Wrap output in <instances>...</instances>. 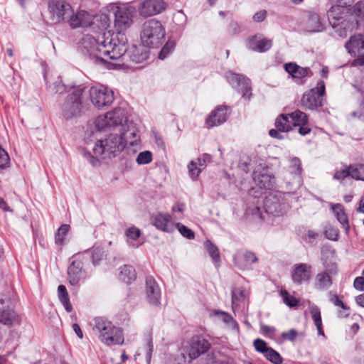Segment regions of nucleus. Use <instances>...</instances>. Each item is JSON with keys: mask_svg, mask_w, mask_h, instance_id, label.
Returning a JSON list of instances; mask_svg holds the SVG:
<instances>
[{"mask_svg": "<svg viewBox=\"0 0 364 364\" xmlns=\"http://www.w3.org/2000/svg\"><path fill=\"white\" fill-rule=\"evenodd\" d=\"M127 38L122 34H112L110 31L104 32L97 38L85 35L80 42L81 52L87 55L97 64H105L107 60H118L126 51Z\"/></svg>", "mask_w": 364, "mask_h": 364, "instance_id": "f257e3e1", "label": "nucleus"}, {"mask_svg": "<svg viewBox=\"0 0 364 364\" xmlns=\"http://www.w3.org/2000/svg\"><path fill=\"white\" fill-rule=\"evenodd\" d=\"M92 331L98 336L100 340L107 346L122 345L124 338L120 328L104 317L95 318L92 323Z\"/></svg>", "mask_w": 364, "mask_h": 364, "instance_id": "f03ea898", "label": "nucleus"}, {"mask_svg": "<svg viewBox=\"0 0 364 364\" xmlns=\"http://www.w3.org/2000/svg\"><path fill=\"white\" fill-rule=\"evenodd\" d=\"M85 87H75L65 98L61 105V115L65 120H71L80 117L85 112L82 105V95Z\"/></svg>", "mask_w": 364, "mask_h": 364, "instance_id": "7ed1b4c3", "label": "nucleus"}, {"mask_svg": "<svg viewBox=\"0 0 364 364\" xmlns=\"http://www.w3.org/2000/svg\"><path fill=\"white\" fill-rule=\"evenodd\" d=\"M125 148V141L120 134H110L104 139L98 140L93 147L95 157L111 159L115 157Z\"/></svg>", "mask_w": 364, "mask_h": 364, "instance_id": "20e7f679", "label": "nucleus"}, {"mask_svg": "<svg viewBox=\"0 0 364 364\" xmlns=\"http://www.w3.org/2000/svg\"><path fill=\"white\" fill-rule=\"evenodd\" d=\"M166 36V29L156 18L146 21L141 27V41L148 48H156L161 44Z\"/></svg>", "mask_w": 364, "mask_h": 364, "instance_id": "39448f33", "label": "nucleus"}, {"mask_svg": "<svg viewBox=\"0 0 364 364\" xmlns=\"http://www.w3.org/2000/svg\"><path fill=\"white\" fill-rule=\"evenodd\" d=\"M127 113L121 107L115 108L112 111L107 112L105 115L99 116L95 121L96 128L100 131H106L107 129L123 127L127 124Z\"/></svg>", "mask_w": 364, "mask_h": 364, "instance_id": "423d86ee", "label": "nucleus"}, {"mask_svg": "<svg viewBox=\"0 0 364 364\" xmlns=\"http://www.w3.org/2000/svg\"><path fill=\"white\" fill-rule=\"evenodd\" d=\"M86 255L80 253L73 255L70 258V263L68 267V279L72 286L78 285L80 282L87 277Z\"/></svg>", "mask_w": 364, "mask_h": 364, "instance_id": "0eeeda50", "label": "nucleus"}, {"mask_svg": "<svg viewBox=\"0 0 364 364\" xmlns=\"http://www.w3.org/2000/svg\"><path fill=\"white\" fill-rule=\"evenodd\" d=\"M136 13V8L129 4L117 6L114 12V24L116 32L112 34H122L127 38L124 31L133 23V17Z\"/></svg>", "mask_w": 364, "mask_h": 364, "instance_id": "6e6552de", "label": "nucleus"}, {"mask_svg": "<svg viewBox=\"0 0 364 364\" xmlns=\"http://www.w3.org/2000/svg\"><path fill=\"white\" fill-rule=\"evenodd\" d=\"M325 95V83L323 80L317 82L316 87L306 92L301 98V105L310 110H316L322 106V97Z\"/></svg>", "mask_w": 364, "mask_h": 364, "instance_id": "1a4fd4ad", "label": "nucleus"}, {"mask_svg": "<svg viewBox=\"0 0 364 364\" xmlns=\"http://www.w3.org/2000/svg\"><path fill=\"white\" fill-rule=\"evenodd\" d=\"M92 103L98 108L110 105L114 100V92L105 86H93L89 90Z\"/></svg>", "mask_w": 364, "mask_h": 364, "instance_id": "9d476101", "label": "nucleus"}, {"mask_svg": "<svg viewBox=\"0 0 364 364\" xmlns=\"http://www.w3.org/2000/svg\"><path fill=\"white\" fill-rule=\"evenodd\" d=\"M48 11L54 23L65 21L68 15L73 14L70 4L64 0H49Z\"/></svg>", "mask_w": 364, "mask_h": 364, "instance_id": "9b49d317", "label": "nucleus"}, {"mask_svg": "<svg viewBox=\"0 0 364 364\" xmlns=\"http://www.w3.org/2000/svg\"><path fill=\"white\" fill-rule=\"evenodd\" d=\"M345 47L348 52L357 58L353 61L355 66L364 65V36L362 35L353 36L346 43Z\"/></svg>", "mask_w": 364, "mask_h": 364, "instance_id": "f8f14e48", "label": "nucleus"}, {"mask_svg": "<svg viewBox=\"0 0 364 364\" xmlns=\"http://www.w3.org/2000/svg\"><path fill=\"white\" fill-rule=\"evenodd\" d=\"M225 77L228 82L232 87H237L238 92L241 93L242 97L250 100L251 92L250 80L243 75L235 73L232 71H228L225 73Z\"/></svg>", "mask_w": 364, "mask_h": 364, "instance_id": "ddd939ff", "label": "nucleus"}, {"mask_svg": "<svg viewBox=\"0 0 364 364\" xmlns=\"http://www.w3.org/2000/svg\"><path fill=\"white\" fill-rule=\"evenodd\" d=\"M255 184L262 189H271L274 185V177L269 168L262 164H259L252 173Z\"/></svg>", "mask_w": 364, "mask_h": 364, "instance_id": "4468645a", "label": "nucleus"}, {"mask_svg": "<svg viewBox=\"0 0 364 364\" xmlns=\"http://www.w3.org/2000/svg\"><path fill=\"white\" fill-rule=\"evenodd\" d=\"M291 277L297 285L309 284L312 277V266L308 263H296L292 267Z\"/></svg>", "mask_w": 364, "mask_h": 364, "instance_id": "2eb2a0df", "label": "nucleus"}, {"mask_svg": "<svg viewBox=\"0 0 364 364\" xmlns=\"http://www.w3.org/2000/svg\"><path fill=\"white\" fill-rule=\"evenodd\" d=\"M10 300L0 295V323L6 326L20 323L18 315L9 306Z\"/></svg>", "mask_w": 364, "mask_h": 364, "instance_id": "dca6fc26", "label": "nucleus"}, {"mask_svg": "<svg viewBox=\"0 0 364 364\" xmlns=\"http://www.w3.org/2000/svg\"><path fill=\"white\" fill-rule=\"evenodd\" d=\"M301 26L307 33L321 32L325 28L324 21L318 14L313 11H307L304 14Z\"/></svg>", "mask_w": 364, "mask_h": 364, "instance_id": "f3484780", "label": "nucleus"}, {"mask_svg": "<svg viewBox=\"0 0 364 364\" xmlns=\"http://www.w3.org/2000/svg\"><path fill=\"white\" fill-rule=\"evenodd\" d=\"M151 223L164 232L171 233L175 230V223L171 215L164 212H157L151 216Z\"/></svg>", "mask_w": 364, "mask_h": 364, "instance_id": "a211bd4d", "label": "nucleus"}, {"mask_svg": "<svg viewBox=\"0 0 364 364\" xmlns=\"http://www.w3.org/2000/svg\"><path fill=\"white\" fill-rule=\"evenodd\" d=\"M166 4L163 0H145L138 8L140 16L148 17L165 10Z\"/></svg>", "mask_w": 364, "mask_h": 364, "instance_id": "6ab92c4d", "label": "nucleus"}, {"mask_svg": "<svg viewBox=\"0 0 364 364\" xmlns=\"http://www.w3.org/2000/svg\"><path fill=\"white\" fill-rule=\"evenodd\" d=\"M336 273V270L333 268L326 269L318 272L314 280V287L318 291H324L328 289L333 284V274Z\"/></svg>", "mask_w": 364, "mask_h": 364, "instance_id": "aec40b11", "label": "nucleus"}, {"mask_svg": "<svg viewBox=\"0 0 364 364\" xmlns=\"http://www.w3.org/2000/svg\"><path fill=\"white\" fill-rule=\"evenodd\" d=\"M146 294L149 304L155 306L160 304L161 289L155 279L151 276L146 278Z\"/></svg>", "mask_w": 364, "mask_h": 364, "instance_id": "412c9836", "label": "nucleus"}, {"mask_svg": "<svg viewBox=\"0 0 364 364\" xmlns=\"http://www.w3.org/2000/svg\"><path fill=\"white\" fill-rule=\"evenodd\" d=\"M258 262V258L253 252L245 251L241 255L234 257L235 264L241 270L253 269V264Z\"/></svg>", "mask_w": 364, "mask_h": 364, "instance_id": "4be33fe9", "label": "nucleus"}, {"mask_svg": "<svg viewBox=\"0 0 364 364\" xmlns=\"http://www.w3.org/2000/svg\"><path fill=\"white\" fill-rule=\"evenodd\" d=\"M65 21H67L72 28L87 27L91 24V17L85 11H80L75 14L73 11L72 14L66 17Z\"/></svg>", "mask_w": 364, "mask_h": 364, "instance_id": "5701e85b", "label": "nucleus"}, {"mask_svg": "<svg viewBox=\"0 0 364 364\" xmlns=\"http://www.w3.org/2000/svg\"><path fill=\"white\" fill-rule=\"evenodd\" d=\"M229 114L228 107L219 106L211 112L206 119V123L210 127L220 125L228 119Z\"/></svg>", "mask_w": 364, "mask_h": 364, "instance_id": "b1692460", "label": "nucleus"}, {"mask_svg": "<svg viewBox=\"0 0 364 364\" xmlns=\"http://www.w3.org/2000/svg\"><path fill=\"white\" fill-rule=\"evenodd\" d=\"M289 165L288 173L292 176V180L289 181L291 184H295L298 187L303 183L301 176L302 167L301 160L297 157H291L289 160Z\"/></svg>", "mask_w": 364, "mask_h": 364, "instance_id": "393cba45", "label": "nucleus"}, {"mask_svg": "<svg viewBox=\"0 0 364 364\" xmlns=\"http://www.w3.org/2000/svg\"><path fill=\"white\" fill-rule=\"evenodd\" d=\"M272 46V40L258 35L250 38L247 41L248 48L259 53H263L269 50Z\"/></svg>", "mask_w": 364, "mask_h": 364, "instance_id": "a878e982", "label": "nucleus"}, {"mask_svg": "<svg viewBox=\"0 0 364 364\" xmlns=\"http://www.w3.org/2000/svg\"><path fill=\"white\" fill-rule=\"evenodd\" d=\"M210 345V343L202 338H198L196 341L193 340L186 350L191 360L196 359L200 355L206 353Z\"/></svg>", "mask_w": 364, "mask_h": 364, "instance_id": "bb28decb", "label": "nucleus"}, {"mask_svg": "<svg viewBox=\"0 0 364 364\" xmlns=\"http://www.w3.org/2000/svg\"><path fill=\"white\" fill-rule=\"evenodd\" d=\"M285 71L294 79L301 80L305 77H311L313 73L309 68L301 67L296 63H287L284 65Z\"/></svg>", "mask_w": 364, "mask_h": 364, "instance_id": "cd10ccee", "label": "nucleus"}, {"mask_svg": "<svg viewBox=\"0 0 364 364\" xmlns=\"http://www.w3.org/2000/svg\"><path fill=\"white\" fill-rule=\"evenodd\" d=\"M137 129L132 122H128L123 129H120V135L125 141V146L129 144L134 146L137 144L139 136L137 134Z\"/></svg>", "mask_w": 364, "mask_h": 364, "instance_id": "c85d7f7f", "label": "nucleus"}, {"mask_svg": "<svg viewBox=\"0 0 364 364\" xmlns=\"http://www.w3.org/2000/svg\"><path fill=\"white\" fill-rule=\"evenodd\" d=\"M144 47V45L139 46L132 45L129 48H126V51L123 55L127 53L132 62L136 63H142L149 57V51ZM125 48L127 47L125 46Z\"/></svg>", "mask_w": 364, "mask_h": 364, "instance_id": "c756f323", "label": "nucleus"}, {"mask_svg": "<svg viewBox=\"0 0 364 364\" xmlns=\"http://www.w3.org/2000/svg\"><path fill=\"white\" fill-rule=\"evenodd\" d=\"M264 208L268 214L279 216L282 214V205L278 198L274 195L265 197L264 200Z\"/></svg>", "mask_w": 364, "mask_h": 364, "instance_id": "7c9ffc66", "label": "nucleus"}, {"mask_svg": "<svg viewBox=\"0 0 364 364\" xmlns=\"http://www.w3.org/2000/svg\"><path fill=\"white\" fill-rule=\"evenodd\" d=\"M331 209L333 211L334 216L337 220L341 223L342 227L344 228L346 233L348 234L350 230V225L348 222V215L345 212V209L343 205L341 203L330 205Z\"/></svg>", "mask_w": 364, "mask_h": 364, "instance_id": "2f4dec72", "label": "nucleus"}, {"mask_svg": "<svg viewBox=\"0 0 364 364\" xmlns=\"http://www.w3.org/2000/svg\"><path fill=\"white\" fill-rule=\"evenodd\" d=\"M329 301L335 306L340 307L342 310L338 311V316L341 318L348 317L350 314L349 307L347 306L338 297V296L333 291L328 293Z\"/></svg>", "mask_w": 364, "mask_h": 364, "instance_id": "473e14b6", "label": "nucleus"}, {"mask_svg": "<svg viewBox=\"0 0 364 364\" xmlns=\"http://www.w3.org/2000/svg\"><path fill=\"white\" fill-rule=\"evenodd\" d=\"M309 311L314 323L317 328L318 334L325 337L323 330L322 319L319 308L315 304L309 305Z\"/></svg>", "mask_w": 364, "mask_h": 364, "instance_id": "72a5a7b5", "label": "nucleus"}, {"mask_svg": "<svg viewBox=\"0 0 364 364\" xmlns=\"http://www.w3.org/2000/svg\"><path fill=\"white\" fill-rule=\"evenodd\" d=\"M80 255H86L87 259L86 262L89 264L90 260H92V264L96 266L104 257V251L102 248L100 247H94L90 250H87Z\"/></svg>", "mask_w": 364, "mask_h": 364, "instance_id": "f704fd0d", "label": "nucleus"}, {"mask_svg": "<svg viewBox=\"0 0 364 364\" xmlns=\"http://www.w3.org/2000/svg\"><path fill=\"white\" fill-rule=\"evenodd\" d=\"M275 127L278 130L288 132L293 129V124L290 121V117L289 114H282L279 115L274 123Z\"/></svg>", "mask_w": 364, "mask_h": 364, "instance_id": "c9c22d12", "label": "nucleus"}, {"mask_svg": "<svg viewBox=\"0 0 364 364\" xmlns=\"http://www.w3.org/2000/svg\"><path fill=\"white\" fill-rule=\"evenodd\" d=\"M120 279L127 283L129 284L134 281L136 278V274L134 268L131 265L125 264L120 267Z\"/></svg>", "mask_w": 364, "mask_h": 364, "instance_id": "e433bc0d", "label": "nucleus"}, {"mask_svg": "<svg viewBox=\"0 0 364 364\" xmlns=\"http://www.w3.org/2000/svg\"><path fill=\"white\" fill-rule=\"evenodd\" d=\"M336 3L338 4L337 5L330 8L327 12V15L328 18H332L338 21L340 19L338 14L341 13V10L344 6H350V0H336Z\"/></svg>", "mask_w": 364, "mask_h": 364, "instance_id": "4c0bfd02", "label": "nucleus"}, {"mask_svg": "<svg viewBox=\"0 0 364 364\" xmlns=\"http://www.w3.org/2000/svg\"><path fill=\"white\" fill-rule=\"evenodd\" d=\"M290 121L293 124V127L299 125H304L305 123L309 122L308 115L300 111L296 110L291 113H289Z\"/></svg>", "mask_w": 364, "mask_h": 364, "instance_id": "58836bf2", "label": "nucleus"}, {"mask_svg": "<svg viewBox=\"0 0 364 364\" xmlns=\"http://www.w3.org/2000/svg\"><path fill=\"white\" fill-rule=\"evenodd\" d=\"M58 295L60 301L65 307V310L68 312H70L72 311V306L70 302L69 296L66 289V287L64 285H59L58 287Z\"/></svg>", "mask_w": 364, "mask_h": 364, "instance_id": "ea45409f", "label": "nucleus"}, {"mask_svg": "<svg viewBox=\"0 0 364 364\" xmlns=\"http://www.w3.org/2000/svg\"><path fill=\"white\" fill-rule=\"evenodd\" d=\"M350 177L355 180L364 181V164H356L350 165Z\"/></svg>", "mask_w": 364, "mask_h": 364, "instance_id": "a19ab883", "label": "nucleus"}, {"mask_svg": "<svg viewBox=\"0 0 364 364\" xmlns=\"http://www.w3.org/2000/svg\"><path fill=\"white\" fill-rule=\"evenodd\" d=\"M204 245L213 262L215 264L218 263L220 261V255L218 248L208 240L204 242Z\"/></svg>", "mask_w": 364, "mask_h": 364, "instance_id": "79ce46f5", "label": "nucleus"}, {"mask_svg": "<svg viewBox=\"0 0 364 364\" xmlns=\"http://www.w3.org/2000/svg\"><path fill=\"white\" fill-rule=\"evenodd\" d=\"M204 168L198 165L197 160H192L188 164V170L190 177L196 181Z\"/></svg>", "mask_w": 364, "mask_h": 364, "instance_id": "37998d69", "label": "nucleus"}, {"mask_svg": "<svg viewBox=\"0 0 364 364\" xmlns=\"http://www.w3.org/2000/svg\"><path fill=\"white\" fill-rule=\"evenodd\" d=\"M280 294L287 306L290 308L298 306L299 301L294 296L290 295L287 290H281Z\"/></svg>", "mask_w": 364, "mask_h": 364, "instance_id": "c03bdc74", "label": "nucleus"}, {"mask_svg": "<svg viewBox=\"0 0 364 364\" xmlns=\"http://www.w3.org/2000/svg\"><path fill=\"white\" fill-rule=\"evenodd\" d=\"M264 356L274 364H282L283 362V358L280 354L272 348L269 349Z\"/></svg>", "mask_w": 364, "mask_h": 364, "instance_id": "a18cd8bd", "label": "nucleus"}, {"mask_svg": "<svg viewBox=\"0 0 364 364\" xmlns=\"http://www.w3.org/2000/svg\"><path fill=\"white\" fill-rule=\"evenodd\" d=\"M175 46L176 43L173 41L168 40L159 52V58L165 59L173 50Z\"/></svg>", "mask_w": 364, "mask_h": 364, "instance_id": "49530a36", "label": "nucleus"}, {"mask_svg": "<svg viewBox=\"0 0 364 364\" xmlns=\"http://www.w3.org/2000/svg\"><path fill=\"white\" fill-rule=\"evenodd\" d=\"M324 234L327 239L332 241H337L339 237V230L338 228L331 225L326 226Z\"/></svg>", "mask_w": 364, "mask_h": 364, "instance_id": "de8ad7c7", "label": "nucleus"}, {"mask_svg": "<svg viewBox=\"0 0 364 364\" xmlns=\"http://www.w3.org/2000/svg\"><path fill=\"white\" fill-rule=\"evenodd\" d=\"M176 228L184 237H186L189 240H193L195 238V234L193 231L184 225L180 223H177L175 224V228Z\"/></svg>", "mask_w": 364, "mask_h": 364, "instance_id": "09e8293b", "label": "nucleus"}, {"mask_svg": "<svg viewBox=\"0 0 364 364\" xmlns=\"http://www.w3.org/2000/svg\"><path fill=\"white\" fill-rule=\"evenodd\" d=\"M70 225H62L58 230L55 234V242L58 245H63V240L68 232L69 231Z\"/></svg>", "mask_w": 364, "mask_h": 364, "instance_id": "8fccbe9b", "label": "nucleus"}, {"mask_svg": "<svg viewBox=\"0 0 364 364\" xmlns=\"http://www.w3.org/2000/svg\"><path fill=\"white\" fill-rule=\"evenodd\" d=\"M152 153L149 151H144L140 152L136 157L138 164H148L152 161Z\"/></svg>", "mask_w": 364, "mask_h": 364, "instance_id": "3c124183", "label": "nucleus"}, {"mask_svg": "<svg viewBox=\"0 0 364 364\" xmlns=\"http://www.w3.org/2000/svg\"><path fill=\"white\" fill-rule=\"evenodd\" d=\"M246 297V291L242 288H236L232 291V303L235 304L236 301H240Z\"/></svg>", "mask_w": 364, "mask_h": 364, "instance_id": "603ef678", "label": "nucleus"}, {"mask_svg": "<svg viewBox=\"0 0 364 364\" xmlns=\"http://www.w3.org/2000/svg\"><path fill=\"white\" fill-rule=\"evenodd\" d=\"M254 346L257 352L261 353L263 355L267 353L270 348L267 346V343L260 338H257L254 341Z\"/></svg>", "mask_w": 364, "mask_h": 364, "instance_id": "864d4df0", "label": "nucleus"}, {"mask_svg": "<svg viewBox=\"0 0 364 364\" xmlns=\"http://www.w3.org/2000/svg\"><path fill=\"white\" fill-rule=\"evenodd\" d=\"M10 159L7 152L0 146V171L7 168Z\"/></svg>", "mask_w": 364, "mask_h": 364, "instance_id": "5fc2aeb1", "label": "nucleus"}, {"mask_svg": "<svg viewBox=\"0 0 364 364\" xmlns=\"http://www.w3.org/2000/svg\"><path fill=\"white\" fill-rule=\"evenodd\" d=\"M125 235L129 239H131L132 240H136V239H138L140 237L141 230L134 226L130 227L126 230Z\"/></svg>", "mask_w": 364, "mask_h": 364, "instance_id": "6e6d98bb", "label": "nucleus"}, {"mask_svg": "<svg viewBox=\"0 0 364 364\" xmlns=\"http://www.w3.org/2000/svg\"><path fill=\"white\" fill-rule=\"evenodd\" d=\"M353 13L359 18H364V2H357L353 6Z\"/></svg>", "mask_w": 364, "mask_h": 364, "instance_id": "4d7b16f0", "label": "nucleus"}, {"mask_svg": "<svg viewBox=\"0 0 364 364\" xmlns=\"http://www.w3.org/2000/svg\"><path fill=\"white\" fill-rule=\"evenodd\" d=\"M348 176H350V166L344 169L337 171L335 173L333 178L337 180H342Z\"/></svg>", "mask_w": 364, "mask_h": 364, "instance_id": "13d9d810", "label": "nucleus"}, {"mask_svg": "<svg viewBox=\"0 0 364 364\" xmlns=\"http://www.w3.org/2000/svg\"><path fill=\"white\" fill-rule=\"evenodd\" d=\"M154 349L152 338H149L146 344V358L147 363H149L151 358V355Z\"/></svg>", "mask_w": 364, "mask_h": 364, "instance_id": "bf43d9fd", "label": "nucleus"}, {"mask_svg": "<svg viewBox=\"0 0 364 364\" xmlns=\"http://www.w3.org/2000/svg\"><path fill=\"white\" fill-rule=\"evenodd\" d=\"M196 160L198 163V165L205 168L207 166V164L211 162L212 156L208 154H204L201 157L198 158Z\"/></svg>", "mask_w": 364, "mask_h": 364, "instance_id": "052dcab7", "label": "nucleus"}, {"mask_svg": "<svg viewBox=\"0 0 364 364\" xmlns=\"http://www.w3.org/2000/svg\"><path fill=\"white\" fill-rule=\"evenodd\" d=\"M318 236V233L314 230H309L303 236V240L309 243H312L314 240Z\"/></svg>", "mask_w": 364, "mask_h": 364, "instance_id": "680f3d73", "label": "nucleus"}, {"mask_svg": "<svg viewBox=\"0 0 364 364\" xmlns=\"http://www.w3.org/2000/svg\"><path fill=\"white\" fill-rule=\"evenodd\" d=\"M297 331L295 329H290L288 331L283 332L282 336L283 338L290 341H294L297 336Z\"/></svg>", "mask_w": 364, "mask_h": 364, "instance_id": "e2e57ef3", "label": "nucleus"}, {"mask_svg": "<svg viewBox=\"0 0 364 364\" xmlns=\"http://www.w3.org/2000/svg\"><path fill=\"white\" fill-rule=\"evenodd\" d=\"M347 24L348 23H345L343 22H342L341 25H338L337 26H335V28L336 29V32L342 38H346L347 36V34H348Z\"/></svg>", "mask_w": 364, "mask_h": 364, "instance_id": "0e129e2a", "label": "nucleus"}, {"mask_svg": "<svg viewBox=\"0 0 364 364\" xmlns=\"http://www.w3.org/2000/svg\"><path fill=\"white\" fill-rule=\"evenodd\" d=\"M353 287L359 291H364V276L357 277L354 279Z\"/></svg>", "mask_w": 364, "mask_h": 364, "instance_id": "69168bd1", "label": "nucleus"}, {"mask_svg": "<svg viewBox=\"0 0 364 364\" xmlns=\"http://www.w3.org/2000/svg\"><path fill=\"white\" fill-rule=\"evenodd\" d=\"M267 17V11L266 10H261L257 11L253 16V20L255 22H262Z\"/></svg>", "mask_w": 364, "mask_h": 364, "instance_id": "338daca9", "label": "nucleus"}, {"mask_svg": "<svg viewBox=\"0 0 364 364\" xmlns=\"http://www.w3.org/2000/svg\"><path fill=\"white\" fill-rule=\"evenodd\" d=\"M229 31L235 35L238 34L240 32V26L236 21H232L229 26Z\"/></svg>", "mask_w": 364, "mask_h": 364, "instance_id": "774afa93", "label": "nucleus"}]
</instances>
